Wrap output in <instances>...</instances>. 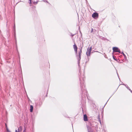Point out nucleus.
<instances>
[{
  "mask_svg": "<svg viewBox=\"0 0 132 132\" xmlns=\"http://www.w3.org/2000/svg\"><path fill=\"white\" fill-rule=\"evenodd\" d=\"M84 120L85 121H88L87 117L86 114H85L84 115Z\"/></svg>",
  "mask_w": 132,
  "mask_h": 132,
  "instance_id": "nucleus-5",
  "label": "nucleus"
},
{
  "mask_svg": "<svg viewBox=\"0 0 132 132\" xmlns=\"http://www.w3.org/2000/svg\"><path fill=\"white\" fill-rule=\"evenodd\" d=\"M6 128V130H7V132H9V131H10L9 129H8V128Z\"/></svg>",
  "mask_w": 132,
  "mask_h": 132,
  "instance_id": "nucleus-10",
  "label": "nucleus"
},
{
  "mask_svg": "<svg viewBox=\"0 0 132 132\" xmlns=\"http://www.w3.org/2000/svg\"><path fill=\"white\" fill-rule=\"evenodd\" d=\"M82 52L81 49V50H80V51L78 52V55H79V60H80L81 59V55Z\"/></svg>",
  "mask_w": 132,
  "mask_h": 132,
  "instance_id": "nucleus-6",
  "label": "nucleus"
},
{
  "mask_svg": "<svg viewBox=\"0 0 132 132\" xmlns=\"http://www.w3.org/2000/svg\"><path fill=\"white\" fill-rule=\"evenodd\" d=\"M123 55H125V54H124V53H123Z\"/></svg>",
  "mask_w": 132,
  "mask_h": 132,
  "instance_id": "nucleus-16",
  "label": "nucleus"
},
{
  "mask_svg": "<svg viewBox=\"0 0 132 132\" xmlns=\"http://www.w3.org/2000/svg\"><path fill=\"white\" fill-rule=\"evenodd\" d=\"M23 132H26L25 130H23Z\"/></svg>",
  "mask_w": 132,
  "mask_h": 132,
  "instance_id": "nucleus-15",
  "label": "nucleus"
},
{
  "mask_svg": "<svg viewBox=\"0 0 132 132\" xmlns=\"http://www.w3.org/2000/svg\"><path fill=\"white\" fill-rule=\"evenodd\" d=\"M123 55H125V54H124V53H123Z\"/></svg>",
  "mask_w": 132,
  "mask_h": 132,
  "instance_id": "nucleus-17",
  "label": "nucleus"
},
{
  "mask_svg": "<svg viewBox=\"0 0 132 132\" xmlns=\"http://www.w3.org/2000/svg\"><path fill=\"white\" fill-rule=\"evenodd\" d=\"M113 52H120V50L117 47H113Z\"/></svg>",
  "mask_w": 132,
  "mask_h": 132,
  "instance_id": "nucleus-3",
  "label": "nucleus"
},
{
  "mask_svg": "<svg viewBox=\"0 0 132 132\" xmlns=\"http://www.w3.org/2000/svg\"><path fill=\"white\" fill-rule=\"evenodd\" d=\"M29 4H30V6L31 5V0H29Z\"/></svg>",
  "mask_w": 132,
  "mask_h": 132,
  "instance_id": "nucleus-9",
  "label": "nucleus"
},
{
  "mask_svg": "<svg viewBox=\"0 0 132 132\" xmlns=\"http://www.w3.org/2000/svg\"><path fill=\"white\" fill-rule=\"evenodd\" d=\"M5 126H6V128H7V125L6 124H5Z\"/></svg>",
  "mask_w": 132,
  "mask_h": 132,
  "instance_id": "nucleus-14",
  "label": "nucleus"
},
{
  "mask_svg": "<svg viewBox=\"0 0 132 132\" xmlns=\"http://www.w3.org/2000/svg\"><path fill=\"white\" fill-rule=\"evenodd\" d=\"M92 16L94 18H97L98 17V14L97 12H95L92 14Z\"/></svg>",
  "mask_w": 132,
  "mask_h": 132,
  "instance_id": "nucleus-2",
  "label": "nucleus"
},
{
  "mask_svg": "<svg viewBox=\"0 0 132 132\" xmlns=\"http://www.w3.org/2000/svg\"><path fill=\"white\" fill-rule=\"evenodd\" d=\"M33 109V106L32 105H31L30 106V111L31 112H32Z\"/></svg>",
  "mask_w": 132,
  "mask_h": 132,
  "instance_id": "nucleus-8",
  "label": "nucleus"
},
{
  "mask_svg": "<svg viewBox=\"0 0 132 132\" xmlns=\"http://www.w3.org/2000/svg\"><path fill=\"white\" fill-rule=\"evenodd\" d=\"M93 28H92L91 29V32H93Z\"/></svg>",
  "mask_w": 132,
  "mask_h": 132,
  "instance_id": "nucleus-11",
  "label": "nucleus"
},
{
  "mask_svg": "<svg viewBox=\"0 0 132 132\" xmlns=\"http://www.w3.org/2000/svg\"><path fill=\"white\" fill-rule=\"evenodd\" d=\"M34 4H36L37 3V2H34Z\"/></svg>",
  "mask_w": 132,
  "mask_h": 132,
  "instance_id": "nucleus-12",
  "label": "nucleus"
},
{
  "mask_svg": "<svg viewBox=\"0 0 132 132\" xmlns=\"http://www.w3.org/2000/svg\"><path fill=\"white\" fill-rule=\"evenodd\" d=\"M15 132H20L19 131H17V130H15Z\"/></svg>",
  "mask_w": 132,
  "mask_h": 132,
  "instance_id": "nucleus-13",
  "label": "nucleus"
},
{
  "mask_svg": "<svg viewBox=\"0 0 132 132\" xmlns=\"http://www.w3.org/2000/svg\"><path fill=\"white\" fill-rule=\"evenodd\" d=\"M73 48L74 50L77 53V47L75 44V43L74 45H73Z\"/></svg>",
  "mask_w": 132,
  "mask_h": 132,
  "instance_id": "nucleus-4",
  "label": "nucleus"
},
{
  "mask_svg": "<svg viewBox=\"0 0 132 132\" xmlns=\"http://www.w3.org/2000/svg\"><path fill=\"white\" fill-rule=\"evenodd\" d=\"M22 126H20L19 127L18 129V131H19L20 132H21L22 131Z\"/></svg>",
  "mask_w": 132,
  "mask_h": 132,
  "instance_id": "nucleus-7",
  "label": "nucleus"
},
{
  "mask_svg": "<svg viewBox=\"0 0 132 132\" xmlns=\"http://www.w3.org/2000/svg\"><path fill=\"white\" fill-rule=\"evenodd\" d=\"M92 47H88L87 49V51L86 52V55L87 56H90V55L91 52L92 50Z\"/></svg>",
  "mask_w": 132,
  "mask_h": 132,
  "instance_id": "nucleus-1",
  "label": "nucleus"
}]
</instances>
